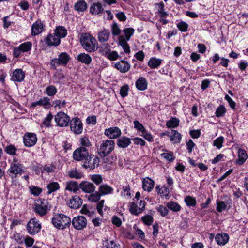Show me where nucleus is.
<instances>
[{
  "instance_id": "nucleus-24",
  "label": "nucleus",
  "mask_w": 248,
  "mask_h": 248,
  "mask_svg": "<svg viewBox=\"0 0 248 248\" xmlns=\"http://www.w3.org/2000/svg\"><path fill=\"white\" fill-rule=\"evenodd\" d=\"M142 188L145 191L151 192L155 186L154 181L149 177H146L142 179Z\"/></svg>"
},
{
  "instance_id": "nucleus-3",
  "label": "nucleus",
  "mask_w": 248,
  "mask_h": 248,
  "mask_svg": "<svg viewBox=\"0 0 248 248\" xmlns=\"http://www.w3.org/2000/svg\"><path fill=\"white\" fill-rule=\"evenodd\" d=\"M25 172V168L22 164H10L7 172L10 177L13 184H16L17 178Z\"/></svg>"
},
{
  "instance_id": "nucleus-16",
  "label": "nucleus",
  "mask_w": 248,
  "mask_h": 248,
  "mask_svg": "<svg viewBox=\"0 0 248 248\" xmlns=\"http://www.w3.org/2000/svg\"><path fill=\"white\" fill-rule=\"evenodd\" d=\"M121 133V130L118 127H111L106 129L104 131L105 135L110 139H115L119 138Z\"/></svg>"
},
{
  "instance_id": "nucleus-25",
  "label": "nucleus",
  "mask_w": 248,
  "mask_h": 248,
  "mask_svg": "<svg viewBox=\"0 0 248 248\" xmlns=\"http://www.w3.org/2000/svg\"><path fill=\"white\" fill-rule=\"evenodd\" d=\"M82 203V201L79 196L75 195L69 200L68 203L71 208H78Z\"/></svg>"
},
{
  "instance_id": "nucleus-13",
  "label": "nucleus",
  "mask_w": 248,
  "mask_h": 248,
  "mask_svg": "<svg viewBox=\"0 0 248 248\" xmlns=\"http://www.w3.org/2000/svg\"><path fill=\"white\" fill-rule=\"evenodd\" d=\"M89 155L87 148L84 147H80L74 151L73 157L74 160L79 161L85 160Z\"/></svg>"
},
{
  "instance_id": "nucleus-59",
  "label": "nucleus",
  "mask_w": 248,
  "mask_h": 248,
  "mask_svg": "<svg viewBox=\"0 0 248 248\" xmlns=\"http://www.w3.org/2000/svg\"><path fill=\"white\" fill-rule=\"evenodd\" d=\"M100 194L99 192H95L88 196V199L91 202H96L100 199Z\"/></svg>"
},
{
  "instance_id": "nucleus-35",
  "label": "nucleus",
  "mask_w": 248,
  "mask_h": 248,
  "mask_svg": "<svg viewBox=\"0 0 248 248\" xmlns=\"http://www.w3.org/2000/svg\"><path fill=\"white\" fill-rule=\"evenodd\" d=\"M170 140L173 143H179L181 140V135L177 130H172L170 134L169 135Z\"/></svg>"
},
{
  "instance_id": "nucleus-21",
  "label": "nucleus",
  "mask_w": 248,
  "mask_h": 248,
  "mask_svg": "<svg viewBox=\"0 0 248 248\" xmlns=\"http://www.w3.org/2000/svg\"><path fill=\"white\" fill-rule=\"evenodd\" d=\"M80 189L85 193H91L95 191V186L90 182L83 181L80 183Z\"/></svg>"
},
{
  "instance_id": "nucleus-55",
  "label": "nucleus",
  "mask_w": 248,
  "mask_h": 248,
  "mask_svg": "<svg viewBox=\"0 0 248 248\" xmlns=\"http://www.w3.org/2000/svg\"><path fill=\"white\" fill-rule=\"evenodd\" d=\"M161 156L169 161H173L175 160V157L174 155L173 152H170L169 153H163L161 154Z\"/></svg>"
},
{
  "instance_id": "nucleus-8",
  "label": "nucleus",
  "mask_w": 248,
  "mask_h": 248,
  "mask_svg": "<svg viewBox=\"0 0 248 248\" xmlns=\"http://www.w3.org/2000/svg\"><path fill=\"white\" fill-rule=\"evenodd\" d=\"M54 120L57 126L63 127L68 125L70 118L66 113L60 111L55 115Z\"/></svg>"
},
{
  "instance_id": "nucleus-33",
  "label": "nucleus",
  "mask_w": 248,
  "mask_h": 248,
  "mask_svg": "<svg viewBox=\"0 0 248 248\" xmlns=\"http://www.w3.org/2000/svg\"><path fill=\"white\" fill-rule=\"evenodd\" d=\"M88 7L87 2L83 0L78 1L74 6V10L78 13L84 12L85 11Z\"/></svg>"
},
{
  "instance_id": "nucleus-27",
  "label": "nucleus",
  "mask_w": 248,
  "mask_h": 248,
  "mask_svg": "<svg viewBox=\"0 0 248 248\" xmlns=\"http://www.w3.org/2000/svg\"><path fill=\"white\" fill-rule=\"evenodd\" d=\"M215 239L218 245L224 246L228 242L229 237L227 233L223 232L217 233Z\"/></svg>"
},
{
  "instance_id": "nucleus-57",
  "label": "nucleus",
  "mask_w": 248,
  "mask_h": 248,
  "mask_svg": "<svg viewBox=\"0 0 248 248\" xmlns=\"http://www.w3.org/2000/svg\"><path fill=\"white\" fill-rule=\"evenodd\" d=\"M80 143L81 145V147H84L86 148L92 146V143L90 142L89 138L85 136L80 138Z\"/></svg>"
},
{
  "instance_id": "nucleus-47",
  "label": "nucleus",
  "mask_w": 248,
  "mask_h": 248,
  "mask_svg": "<svg viewBox=\"0 0 248 248\" xmlns=\"http://www.w3.org/2000/svg\"><path fill=\"white\" fill-rule=\"evenodd\" d=\"M57 92V89L54 85L47 86L44 91V93L49 97L54 96L56 94Z\"/></svg>"
},
{
  "instance_id": "nucleus-36",
  "label": "nucleus",
  "mask_w": 248,
  "mask_h": 248,
  "mask_svg": "<svg viewBox=\"0 0 248 248\" xmlns=\"http://www.w3.org/2000/svg\"><path fill=\"white\" fill-rule=\"evenodd\" d=\"M46 188L47 189V194L49 195L59 190L60 186L58 182L53 181L50 182L47 185Z\"/></svg>"
},
{
  "instance_id": "nucleus-62",
  "label": "nucleus",
  "mask_w": 248,
  "mask_h": 248,
  "mask_svg": "<svg viewBox=\"0 0 248 248\" xmlns=\"http://www.w3.org/2000/svg\"><path fill=\"white\" fill-rule=\"evenodd\" d=\"M177 27L181 32H186L187 31L188 25L186 22L181 21L177 24Z\"/></svg>"
},
{
  "instance_id": "nucleus-48",
  "label": "nucleus",
  "mask_w": 248,
  "mask_h": 248,
  "mask_svg": "<svg viewBox=\"0 0 248 248\" xmlns=\"http://www.w3.org/2000/svg\"><path fill=\"white\" fill-rule=\"evenodd\" d=\"M122 196L124 197L127 199H129L131 198V194L130 193V187L129 185H127L125 186H123L122 190L121 192Z\"/></svg>"
},
{
  "instance_id": "nucleus-53",
  "label": "nucleus",
  "mask_w": 248,
  "mask_h": 248,
  "mask_svg": "<svg viewBox=\"0 0 248 248\" xmlns=\"http://www.w3.org/2000/svg\"><path fill=\"white\" fill-rule=\"evenodd\" d=\"M31 193L34 196H38L42 192V189L39 187L31 186L29 187Z\"/></svg>"
},
{
  "instance_id": "nucleus-64",
  "label": "nucleus",
  "mask_w": 248,
  "mask_h": 248,
  "mask_svg": "<svg viewBox=\"0 0 248 248\" xmlns=\"http://www.w3.org/2000/svg\"><path fill=\"white\" fill-rule=\"evenodd\" d=\"M223 141L224 138L222 136H220L215 140L213 142V145L217 147L218 149H220L222 147Z\"/></svg>"
},
{
  "instance_id": "nucleus-37",
  "label": "nucleus",
  "mask_w": 248,
  "mask_h": 248,
  "mask_svg": "<svg viewBox=\"0 0 248 248\" xmlns=\"http://www.w3.org/2000/svg\"><path fill=\"white\" fill-rule=\"evenodd\" d=\"M163 60L155 57L151 58L148 62V65L152 69L158 68L162 63Z\"/></svg>"
},
{
  "instance_id": "nucleus-38",
  "label": "nucleus",
  "mask_w": 248,
  "mask_h": 248,
  "mask_svg": "<svg viewBox=\"0 0 248 248\" xmlns=\"http://www.w3.org/2000/svg\"><path fill=\"white\" fill-rule=\"evenodd\" d=\"M68 176L71 179H80L83 177L84 175L81 171L76 169H73L68 171Z\"/></svg>"
},
{
  "instance_id": "nucleus-52",
  "label": "nucleus",
  "mask_w": 248,
  "mask_h": 248,
  "mask_svg": "<svg viewBox=\"0 0 248 248\" xmlns=\"http://www.w3.org/2000/svg\"><path fill=\"white\" fill-rule=\"evenodd\" d=\"M226 112V109L223 105H219L216 109L215 114L217 118L221 117L224 116Z\"/></svg>"
},
{
  "instance_id": "nucleus-2",
  "label": "nucleus",
  "mask_w": 248,
  "mask_h": 248,
  "mask_svg": "<svg viewBox=\"0 0 248 248\" xmlns=\"http://www.w3.org/2000/svg\"><path fill=\"white\" fill-rule=\"evenodd\" d=\"M51 222L57 229L63 230L70 226L71 220L68 216L60 213L54 216L51 219Z\"/></svg>"
},
{
  "instance_id": "nucleus-18",
  "label": "nucleus",
  "mask_w": 248,
  "mask_h": 248,
  "mask_svg": "<svg viewBox=\"0 0 248 248\" xmlns=\"http://www.w3.org/2000/svg\"><path fill=\"white\" fill-rule=\"evenodd\" d=\"M45 25L40 20H36L31 26V34L33 36L37 35L42 33L44 30Z\"/></svg>"
},
{
  "instance_id": "nucleus-5",
  "label": "nucleus",
  "mask_w": 248,
  "mask_h": 248,
  "mask_svg": "<svg viewBox=\"0 0 248 248\" xmlns=\"http://www.w3.org/2000/svg\"><path fill=\"white\" fill-rule=\"evenodd\" d=\"M99 144L97 152L102 157H106L109 155L114 150L115 145L114 141L110 140H102Z\"/></svg>"
},
{
  "instance_id": "nucleus-28",
  "label": "nucleus",
  "mask_w": 248,
  "mask_h": 248,
  "mask_svg": "<svg viewBox=\"0 0 248 248\" xmlns=\"http://www.w3.org/2000/svg\"><path fill=\"white\" fill-rule=\"evenodd\" d=\"M104 11L102 4L100 2L93 3L90 7V12L93 15H98Z\"/></svg>"
},
{
  "instance_id": "nucleus-34",
  "label": "nucleus",
  "mask_w": 248,
  "mask_h": 248,
  "mask_svg": "<svg viewBox=\"0 0 248 248\" xmlns=\"http://www.w3.org/2000/svg\"><path fill=\"white\" fill-rule=\"evenodd\" d=\"M131 144V140L130 138L126 137L123 136L119 138L117 141L118 146L122 148H125L127 147Z\"/></svg>"
},
{
  "instance_id": "nucleus-40",
  "label": "nucleus",
  "mask_w": 248,
  "mask_h": 248,
  "mask_svg": "<svg viewBox=\"0 0 248 248\" xmlns=\"http://www.w3.org/2000/svg\"><path fill=\"white\" fill-rule=\"evenodd\" d=\"M53 118V116L51 112H49L48 114L45 117L41 124V126L45 127H50L51 126V121Z\"/></svg>"
},
{
  "instance_id": "nucleus-10",
  "label": "nucleus",
  "mask_w": 248,
  "mask_h": 248,
  "mask_svg": "<svg viewBox=\"0 0 248 248\" xmlns=\"http://www.w3.org/2000/svg\"><path fill=\"white\" fill-rule=\"evenodd\" d=\"M41 229V224L35 218L31 219L27 225V230L29 234L33 235L37 233Z\"/></svg>"
},
{
  "instance_id": "nucleus-20",
  "label": "nucleus",
  "mask_w": 248,
  "mask_h": 248,
  "mask_svg": "<svg viewBox=\"0 0 248 248\" xmlns=\"http://www.w3.org/2000/svg\"><path fill=\"white\" fill-rule=\"evenodd\" d=\"M131 65L129 62L125 60H121L115 63L114 67L121 73H125L128 72Z\"/></svg>"
},
{
  "instance_id": "nucleus-44",
  "label": "nucleus",
  "mask_w": 248,
  "mask_h": 248,
  "mask_svg": "<svg viewBox=\"0 0 248 248\" xmlns=\"http://www.w3.org/2000/svg\"><path fill=\"white\" fill-rule=\"evenodd\" d=\"M167 207L173 212H178L181 210V206L174 201H170L166 203Z\"/></svg>"
},
{
  "instance_id": "nucleus-29",
  "label": "nucleus",
  "mask_w": 248,
  "mask_h": 248,
  "mask_svg": "<svg viewBox=\"0 0 248 248\" xmlns=\"http://www.w3.org/2000/svg\"><path fill=\"white\" fill-rule=\"evenodd\" d=\"M238 158L236 160V163L239 165L243 164L248 158L246 151L241 148L238 149Z\"/></svg>"
},
{
  "instance_id": "nucleus-22",
  "label": "nucleus",
  "mask_w": 248,
  "mask_h": 248,
  "mask_svg": "<svg viewBox=\"0 0 248 248\" xmlns=\"http://www.w3.org/2000/svg\"><path fill=\"white\" fill-rule=\"evenodd\" d=\"M25 77V72L18 68L15 70L12 73V79L15 82H20L24 80Z\"/></svg>"
},
{
  "instance_id": "nucleus-14",
  "label": "nucleus",
  "mask_w": 248,
  "mask_h": 248,
  "mask_svg": "<svg viewBox=\"0 0 248 248\" xmlns=\"http://www.w3.org/2000/svg\"><path fill=\"white\" fill-rule=\"evenodd\" d=\"M71 223L75 229L80 230L86 227L87 221L84 216H78L73 218Z\"/></svg>"
},
{
  "instance_id": "nucleus-41",
  "label": "nucleus",
  "mask_w": 248,
  "mask_h": 248,
  "mask_svg": "<svg viewBox=\"0 0 248 248\" xmlns=\"http://www.w3.org/2000/svg\"><path fill=\"white\" fill-rule=\"evenodd\" d=\"M54 33L61 40V38H64L67 35V31L63 26H58L55 29Z\"/></svg>"
},
{
  "instance_id": "nucleus-17",
  "label": "nucleus",
  "mask_w": 248,
  "mask_h": 248,
  "mask_svg": "<svg viewBox=\"0 0 248 248\" xmlns=\"http://www.w3.org/2000/svg\"><path fill=\"white\" fill-rule=\"evenodd\" d=\"M37 106H42L45 109L50 108L52 107L50 99L48 97H43L37 101L33 102L31 104V107L34 108Z\"/></svg>"
},
{
  "instance_id": "nucleus-43",
  "label": "nucleus",
  "mask_w": 248,
  "mask_h": 248,
  "mask_svg": "<svg viewBox=\"0 0 248 248\" xmlns=\"http://www.w3.org/2000/svg\"><path fill=\"white\" fill-rule=\"evenodd\" d=\"M156 14L159 17L158 19L159 21L163 25H166L169 22L168 20L166 19L168 16V14L167 12L165 11H157Z\"/></svg>"
},
{
  "instance_id": "nucleus-51",
  "label": "nucleus",
  "mask_w": 248,
  "mask_h": 248,
  "mask_svg": "<svg viewBox=\"0 0 248 248\" xmlns=\"http://www.w3.org/2000/svg\"><path fill=\"white\" fill-rule=\"evenodd\" d=\"M105 56L110 61H115L118 59L119 57L117 51H111V50H110L108 53L105 54Z\"/></svg>"
},
{
  "instance_id": "nucleus-31",
  "label": "nucleus",
  "mask_w": 248,
  "mask_h": 248,
  "mask_svg": "<svg viewBox=\"0 0 248 248\" xmlns=\"http://www.w3.org/2000/svg\"><path fill=\"white\" fill-rule=\"evenodd\" d=\"M113 191V188L107 184H103L98 188V192L101 196L112 194Z\"/></svg>"
},
{
  "instance_id": "nucleus-11",
  "label": "nucleus",
  "mask_w": 248,
  "mask_h": 248,
  "mask_svg": "<svg viewBox=\"0 0 248 248\" xmlns=\"http://www.w3.org/2000/svg\"><path fill=\"white\" fill-rule=\"evenodd\" d=\"M32 43L27 41L20 44L18 47H15L13 50V56L15 58H18L22 53L28 52L31 50Z\"/></svg>"
},
{
  "instance_id": "nucleus-49",
  "label": "nucleus",
  "mask_w": 248,
  "mask_h": 248,
  "mask_svg": "<svg viewBox=\"0 0 248 248\" xmlns=\"http://www.w3.org/2000/svg\"><path fill=\"white\" fill-rule=\"evenodd\" d=\"M111 31L114 36L120 35L121 32V30L116 22H113L111 25Z\"/></svg>"
},
{
  "instance_id": "nucleus-15",
  "label": "nucleus",
  "mask_w": 248,
  "mask_h": 248,
  "mask_svg": "<svg viewBox=\"0 0 248 248\" xmlns=\"http://www.w3.org/2000/svg\"><path fill=\"white\" fill-rule=\"evenodd\" d=\"M37 141L36 135L34 133L27 132L23 136V142L26 147H31L34 146Z\"/></svg>"
},
{
  "instance_id": "nucleus-12",
  "label": "nucleus",
  "mask_w": 248,
  "mask_h": 248,
  "mask_svg": "<svg viewBox=\"0 0 248 248\" xmlns=\"http://www.w3.org/2000/svg\"><path fill=\"white\" fill-rule=\"evenodd\" d=\"M71 130L75 134H81L83 131V124L81 121L78 117L72 119L70 121Z\"/></svg>"
},
{
  "instance_id": "nucleus-54",
  "label": "nucleus",
  "mask_w": 248,
  "mask_h": 248,
  "mask_svg": "<svg viewBox=\"0 0 248 248\" xmlns=\"http://www.w3.org/2000/svg\"><path fill=\"white\" fill-rule=\"evenodd\" d=\"M91 180L96 185H99L103 182V178L100 174H93L91 175Z\"/></svg>"
},
{
  "instance_id": "nucleus-30",
  "label": "nucleus",
  "mask_w": 248,
  "mask_h": 248,
  "mask_svg": "<svg viewBox=\"0 0 248 248\" xmlns=\"http://www.w3.org/2000/svg\"><path fill=\"white\" fill-rule=\"evenodd\" d=\"M97 35L99 42L104 43L107 42L109 40L110 32L108 30L104 29L101 31H99Z\"/></svg>"
},
{
  "instance_id": "nucleus-6",
  "label": "nucleus",
  "mask_w": 248,
  "mask_h": 248,
  "mask_svg": "<svg viewBox=\"0 0 248 248\" xmlns=\"http://www.w3.org/2000/svg\"><path fill=\"white\" fill-rule=\"evenodd\" d=\"M70 56L66 52H61L58 56V58H56L51 60L50 62L51 66L56 70L59 66H65L69 60Z\"/></svg>"
},
{
  "instance_id": "nucleus-42",
  "label": "nucleus",
  "mask_w": 248,
  "mask_h": 248,
  "mask_svg": "<svg viewBox=\"0 0 248 248\" xmlns=\"http://www.w3.org/2000/svg\"><path fill=\"white\" fill-rule=\"evenodd\" d=\"M155 189L158 194L162 197H168L170 195L169 189L165 186H163L160 187L159 186H157L155 187Z\"/></svg>"
},
{
  "instance_id": "nucleus-39",
  "label": "nucleus",
  "mask_w": 248,
  "mask_h": 248,
  "mask_svg": "<svg viewBox=\"0 0 248 248\" xmlns=\"http://www.w3.org/2000/svg\"><path fill=\"white\" fill-rule=\"evenodd\" d=\"M77 59L78 61L86 64H89L92 61L91 57L85 53H80L78 56Z\"/></svg>"
},
{
  "instance_id": "nucleus-23",
  "label": "nucleus",
  "mask_w": 248,
  "mask_h": 248,
  "mask_svg": "<svg viewBox=\"0 0 248 248\" xmlns=\"http://www.w3.org/2000/svg\"><path fill=\"white\" fill-rule=\"evenodd\" d=\"M80 189V184L74 181H69L65 183V190L77 193Z\"/></svg>"
},
{
  "instance_id": "nucleus-32",
  "label": "nucleus",
  "mask_w": 248,
  "mask_h": 248,
  "mask_svg": "<svg viewBox=\"0 0 248 248\" xmlns=\"http://www.w3.org/2000/svg\"><path fill=\"white\" fill-rule=\"evenodd\" d=\"M135 85L138 90L144 91L147 88L148 81L144 77H140L135 82Z\"/></svg>"
},
{
  "instance_id": "nucleus-26",
  "label": "nucleus",
  "mask_w": 248,
  "mask_h": 248,
  "mask_svg": "<svg viewBox=\"0 0 248 248\" xmlns=\"http://www.w3.org/2000/svg\"><path fill=\"white\" fill-rule=\"evenodd\" d=\"M135 30L131 27L125 28L123 30L124 35H120L118 40L128 41L134 34Z\"/></svg>"
},
{
  "instance_id": "nucleus-63",
  "label": "nucleus",
  "mask_w": 248,
  "mask_h": 248,
  "mask_svg": "<svg viewBox=\"0 0 248 248\" xmlns=\"http://www.w3.org/2000/svg\"><path fill=\"white\" fill-rule=\"evenodd\" d=\"M156 209L162 217H165L168 214L169 210L167 208L162 205H159Z\"/></svg>"
},
{
  "instance_id": "nucleus-60",
  "label": "nucleus",
  "mask_w": 248,
  "mask_h": 248,
  "mask_svg": "<svg viewBox=\"0 0 248 248\" xmlns=\"http://www.w3.org/2000/svg\"><path fill=\"white\" fill-rule=\"evenodd\" d=\"M134 127V128L138 131H140L141 133H143L145 132L146 129L142 125L141 123L139 122L137 120H135L133 122Z\"/></svg>"
},
{
  "instance_id": "nucleus-46",
  "label": "nucleus",
  "mask_w": 248,
  "mask_h": 248,
  "mask_svg": "<svg viewBox=\"0 0 248 248\" xmlns=\"http://www.w3.org/2000/svg\"><path fill=\"white\" fill-rule=\"evenodd\" d=\"M184 202L188 207H195L197 202L195 198L190 196H186L184 199Z\"/></svg>"
},
{
  "instance_id": "nucleus-9",
  "label": "nucleus",
  "mask_w": 248,
  "mask_h": 248,
  "mask_svg": "<svg viewBox=\"0 0 248 248\" xmlns=\"http://www.w3.org/2000/svg\"><path fill=\"white\" fill-rule=\"evenodd\" d=\"M99 164L98 157L93 155H89L88 157L84 160L82 167L84 168L93 170L97 167Z\"/></svg>"
},
{
  "instance_id": "nucleus-56",
  "label": "nucleus",
  "mask_w": 248,
  "mask_h": 248,
  "mask_svg": "<svg viewBox=\"0 0 248 248\" xmlns=\"http://www.w3.org/2000/svg\"><path fill=\"white\" fill-rule=\"evenodd\" d=\"M5 152L8 155H13L16 154L17 149L13 145H9L4 148Z\"/></svg>"
},
{
  "instance_id": "nucleus-4",
  "label": "nucleus",
  "mask_w": 248,
  "mask_h": 248,
  "mask_svg": "<svg viewBox=\"0 0 248 248\" xmlns=\"http://www.w3.org/2000/svg\"><path fill=\"white\" fill-rule=\"evenodd\" d=\"M51 208L49 202L45 199L39 198L33 203L34 211L40 216L47 214Z\"/></svg>"
},
{
  "instance_id": "nucleus-58",
  "label": "nucleus",
  "mask_w": 248,
  "mask_h": 248,
  "mask_svg": "<svg viewBox=\"0 0 248 248\" xmlns=\"http://www.w3.org/2000/svg\"><path fill=\"white\" fill-rule=\"evenodd\" d=\"M109 45L107 44H103L99 47V51L100 54L105 56V54L108 53L110 50Z\"/></svg>"
},
{
  "instance_id": "nucleus-1",
  "label": "nucleus",
  "mask_w": 248,
  "mask_h": 248,
  "mask_svg": "<svg viewBox=\"0 0 248 248\" xmlns=\"http://www.w3.org/2000/svg\"><path fill=\"white\" fill-rule=\"evenodd\" d=\"M79 41L82 47L88 52H93L98 48L96 39L89 33H81Z\"/></svg>"
},
{
  "instance_id": "nucleus-61",
  "label": "nucleus",
  "mask_w": 248,
  "mask_h": 248,
  "mask_svg": "<svg viewBox=\"0 0 248 248\" xmlns=\"http://www.w3.org/2000/svg\"><path fill=\"white\" fill-rule=\"evenodd\" d=\"M119 44L122 47L125 53H129L130 52L129 45L127 44L126 41L118 40Z\"/></svg>"
},
{
  "instance_id": "nucleus-7",
  "label": "nucleus",
  "mask_w": 248,
  "mask_h": 248,
  "mask_svg": "<svg viewBox=\"0 0 248 248\" xmlns=\"http://www.w3.org/2000/svg\"><path fill=\"white\" fill-rule=\"evenodd\" d=\"M146 202L144 200H140L139 202L133 201L129 203V210L130 213L138 216L142 213L145 208Z\"/></svg>"
},
{
  "instance_id": "nucleus-19",
  "label": "nucleus",
  "mask_w": 248,
  "mask_h": 248,
  "mask_svg": "<svg viewBox=\"0 0 248 248\" xmlns=\"http://www.w3.org/2000/svg\"><path fill=\"white\" fill-rule=\"evenodd\" d=\"M46 44L48 46H58L61 43V40L56 34L49 33L45 39Z\"/></svg>"
},
{
  "instance_id": "nucleus-45",
  "label": "nucleus",
  "mask_w": 248,
  "mask_h": 248,
  "mask_svg": "<svg viewBox=\"0 0 248 248\" xmlns=\"http://www.w3.org/2000/svg\"><path fill=\"white\" fill-rule=\"evenodd\" d=\"M179 124V120L176 117H171L166 122V126L168 128H176Z\"/></svg>"
},
{
  "instance_id": "nucleus-50",
  "label": "nucleus",
  "mask_w": 248,
  "mask_h": 248,
  "mask_svg": "<svg viewBox=\"0 0 248 248\" xmlns=\"http://www.w3.org/2000/svg\"><path fill=\"white\" fill-rule=\"evenodd\" d=\"M106 248H120V245L116 241L110 239H107L103 244Z\"/></svg>"
}]
</instances>
